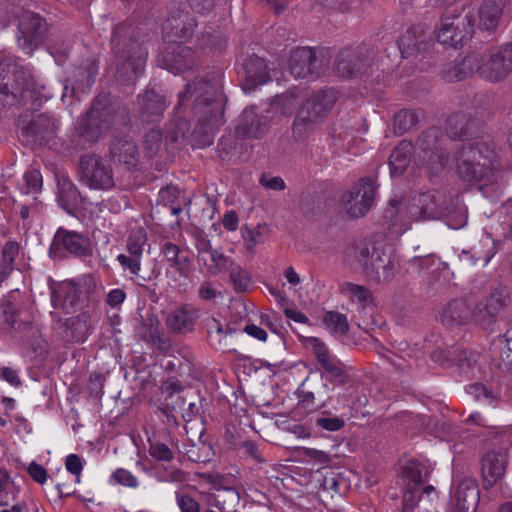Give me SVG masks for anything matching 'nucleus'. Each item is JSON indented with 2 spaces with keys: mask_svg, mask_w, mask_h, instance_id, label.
I'll use <instances>...</instances> for the list:
<instances>
[{
  "mask_svg": "<svg viewBox=\"0 0 512 512\" xmlns=\"http://www.w3.org/2000/svg\"><path fill=\"white\" fill-rule=\"evenodd\" d=\"M91 319L88 312L69 317L64 322V338L70 342H84L91 332Z\"/></svg>",
  "mask_w": 512,
  "mask_h": 512,
  "instance_id": "30",
  "label": "nucleus"
},
{
  "mask_svg": "<svg viewBox=\"0 0 512 512\" xmlns=\"http://www.w3.org/2000/svg\"><path fill=\"white\" fill-rule=\"evenodd\" d=\"M161 254L170 267L175 268L180 275H187L190 268L188 254L178 245L165 241L160 248Z\"/></svg>",
  "mask_w": 512,
  "mask_h": 512,
  "instance_id": "37",
  "label": "nucleus"
},
{
  "mask_svg": "<svg viewBox=\"0 0 512 512\" xmlns=\"http://www.w3.org/2000/svg\"><path fill=\"white\" fill-rule=\"evenodd\" d=\"M242 237L245 247L250 253H254L255 247L258 244H262L265 240L262 228L259 225L252 229L248 227L243 228Z\"/></svg>",
  "mask_w": 512,
  "mask_h": 512,
  "instance_id": "52",
  "label": "nucleus"
},
{
  "mask_svg": "<svg viewBox=\"0 0 512 512\" xmlns=\"http://www.w3.org/2000/svg\"><path fill=\"white\" fill-rule=\"evenodd\" d=\"M370 65V50L366 46L345 47L341 49L334 64L337 76L342 78L355 77Z\"/></svg>",
  "mask_w": 512,
  "mask_h": 512,
  "instance_id": "16",
  "label": "nucleus"
},
{
  "mask_svg": "<svg viewBox=\"0 0 512 512\" xmlns=\"http://www.w3.org/2000/svg\"><path fill=\"white\" fill-rule=\"evenodd\" d=\"M336 101L333 90H320L312 93L299 108L294 124L293 135L302 139L320 124Z\"/></svg>",
  "mask_w": 512,
  "mask_h": 512,
  "instance_id": "7",
  "label": "nucleus"
},
{
  "mask_svg": "<svg viewBox=\"0 0 512 512\" xmlns=\"http://www.w3.org/2000/svg\"><path fill=\"white\" fill-rule=\"evenodd\" d=\"M225 96L222 92V72L208 73L205 77H195L178 93L176 113L191 105L195 126L191 136L198 138L201 146L212 144L213 133L220 128L224 120Z\"/></svg>",
  "mask_w": 512,
  "mask_h": 512,
  "instance_id": "1",
  "label": "nucleus"
},
{
  "mask_svg": "<svg viewBox=\"0 0 512 512\" xmlns=\"http://www.w3.org/2000/svg\"><path fill=\"white\" fill-rule=\"evenodd\" d=\"M51 303L56 309H70L78 302L77 288L72 284H60L51 288Z\"/></svg>",
  "mask_w": 512,
  "mask_h": 512,
  "instance_id": "41",
  "label": "nucleus"
},
{
  "mask_svg": "<svg viewBox=\"0 0 512 512\" xmlns=\"http://www.w3.org/2000/svg\"><path fill=\"white\" fill-rule=\"evenodd\" d=\"M221 296L222 293L217 291L210 281H204L198 289V297L202 301L214 302L218 297Z\"/></svg>",
  "mask_w": 512,
  "mask_h": 512,
  "instance_id": "59",
  "label": "nucleus"
},
{
  "mask_svg": "<svg viewBox=\"0 0 512 512\" xmlns=\"http://www.w3.org/2000/svg\"><path fill=\"white\" fill-rule=\"evenodd\" d=\"M111 156L128 166L135 167L138 162V150L134 141L127 137H117L110 146Z\"/></svg>",
  "mask_w": 512,
  "mask_h": 512,
  "instance_id": "33",
  "label": "nucleus"
},
{
  "mask_svg": "<svg viewBox=\"0 0 512 512\" xmlns=\"http://www.w3.org/2000/svg\"><path fill=\"white\" fill-rule=\"evenodd\" d=\"M430 43V35L423 25H416L407 29L398 41L402 56L407 57L425 51Z\"/></svg>",
  "mask_w": 512,
  "mask_h": 512,
  "instance_id": "26",
  "label": "nucleus"
},
{
  "mask_svg": "<svg viewBox=\"0 0 512 512\" xmlns=\"http://www.w3.org/2000/svg\"><path fill=\"white\" fill-rule=\"evenodd\" d=\"M19 253L20 244L15 240H8L0 247V284L13 273Z\"/></svg>",
  "mask_w": 512,
  "mask_h": 512,
  "instance_id": "38",
  "label": "nucleus"
},
{
  "mask_svg": "<svg viewBox=\"0 0 512 512\" xmlns=\"http://www.w3.org/2000/svg\"><path fill=\"white\" fill-rule=\"evenodd\" d=\"M304 344L313 352L319 364L333 357L325 343L317 337L306 338Z\"/></svg>",
  "mask_w": 512,
  "mask_h": 512,
  "instance_id": "53",
  "label": "nucleus"
},
{
  "mask_svg": "<svg viewBox=\"0 0 512 512\" xmlns=\"http://www.w3.org/2000/svg\"><path fill=\"white\" fill-rule=\"evenodd\" d=\"M47 24L37 13L23 11L19 16L17 41L27 54L32 53L45 38Z\"/></svg>",
  "mask_w": 512,
  "mask_h": 512,
  "instance_id": "14",
  "label": "nucleus"
},
{
  "mask_svg": "<svg viewBox=\"0 0 512 512\" xmlns=\"http://www.w3.org/2000/svg\"><path fill=\"white\" fill-rule=\"evenodd\" d=\"M116 114L115 105L108 95L98 94L76 127L77 134L84 141L93 144L111 128Z\"/></svg>",
  "mask_w": 512,
  "mask_h": 512,
  "instance_id": "6",
  "label": "nucleus"
},
{
  "mask_svg": "<svg viewBox=\"0 0 512 512\" xmlns=\"http://www.w3.org/2000/svg\"><path fill=\"white\" fill-rule=\"evenodd\" d=\"M176 501L181 512H200L198 502L190 495L176 493Z\"/></svg>",
  "mask_w": 512,
  "mask_h": 512,
  "instance_id": "60",
  "label": "nucleus"
},
{
  "mask_svg": "<svg viewBox=\"0 0 512 512\" xmlns=\"http://www.w3.org/2000/svg\"><path fill=\"white\" fill-rule=\"evenodd\" d=\"M376 187L370 177L363 178L342 195V202L353 218L364 216L372 207Z\"/></svg>",
  "mask_w": 512,
  "mask_h": 512,
  "instance_id": "15",
  "label": "nucleus"
},
{
  "mask_svg": "<svg viewBox=\"0 0 512 512\" xmlns=\"http://www.w3.org/2000/svg\"><path fill=\"white\" fill-rule=\"evenodd\" d=\"M56 199L59 206L70 215H73L82 204V197L78 188L65 175L57 176Z\"/></svg>",
  "mask_w": 512,
  "mask_h": 512,
  "instance_id": "28",
  "label": "nucleus"
},
{
  "mask_svg": "<svg viewBox=\"0 0 512 512\" xmlns=\"http://www.w3.org/2000/svg\"><path fill=\"white\" fill-rule=\"evenodd\" d=\"M396 272V258L385 246L376 249L374 264L368 265L365 275L377 283H389L394 279Z\"/></svg>",
  "mask_w": 512,
  "mask_h": 512,
  "instance_id": "21",
  "label": "nucleus"
},
{
  "mask_svg": "<svg viewBox=\"0 0 512 512\" xmlns=\"http://www.w3.org/2000/svg\"><path fill=\"white\" fill-rule=\"evenodd\" d=\"M163 141L162 131L158 128H152L147 131L143 137V148L147 157L152 158L158 154Z\"/></svg>",
  "mask_w": 512,
  "mask_h": 512,
  "instance_id": "46",
  "label": "nucleus"
},
{
  "mask_svg": "<svg viewBox=\"0 0 512 512\" xmlns=\"http://www.w3.org/2000/svg\"><path fill=\"white\" fill-rule=\"evenodd\" d=\"M268 131V119L253 108L245 109L236 126V133L248 138H261Z\"/></svg>",
  "mask_w": 512,
  "mask_h": 512,
  "instance_id": "27",
  "label": "nucleus"
},
{
  "mask_svg": "<svg viewBox=\"0 0 512 512\" xmlns=\"http://www.w3.org/2000/svg\"><path fill=\"white\" fill-rule=\"evenodd\" d=\"M200 316L198 309L183 305L170 311L165 319L167 329L173 334H186L194 330Z\"/></svg>",
  "mask_w": 512,
  "mask_h": 512,
  "instance_id": "23",
  "label": "nucleus"
},
{
  "mask_svg": "<svg viewBox=\"0 0 512 512\" xmlns=\"http://www.w3.org/2000/svg\"><path fill=\"white\" fill-rule=\"evenodd\" d=\"M498 166L494 147L485 142L462 146L456 157V170L461 180L479 190L497 181Z\"/></svg>",
  "mask_w": 512,
  "mask_h": 512,
  "instance_id": "3",
  "label": "nucleus"
},
{
  "mask_svg": "<svg viewBox=\"0 0 512 512\" xmlns=\"http://www.w3.org/2000/svg\"><path fill=\"white\" fill-rule=\"evenodd\" d=\"M507 0H484L479 9L480 28L492 31L495 30L503 15V9Z\"/></svg>",
  "mask_w": 512,
  "mask_h": 512,
  "instance_id": "34",
  "label": "nucleus"
},
{
  "mask_svg": "<svg viewBox=\"0 0 512 512\" xmlns=\"http://www.w3.org/2000/svg\"><path fill=\"white\" fill-rule=\"evenodd\" d=\"M243 69L245 72V86L249 90L271 80L265 60L254 54L244 61Z\"/></svg>",
  "mask_w": 512,
  "mask_h": 512,
  "instance_id": "29",
  "label": "nucleus"
},
{
  "mask_svg": "<svg viewBox=\"0 0 512 512\" xmlns=\"http://www.w3.org/2000/svg\"><path fill=\"white\" fill-rule=\"evenodd\" d=\"M147 233L144 228H133L127 239V254H119L117 260L120 265L133 276H138L144 282L155 280L160 275V269L155 264L148 275H140V266L143 253L149 249Z\"/></svg>",
  "mask_w": 512,
  "mask_h": 512,
  "instance_id": "10",
  "label": "nucleus"
},
{
  "mask_svg": "<svg viewBox=\"0 0 512 512\" xmlns=\"http://www.w3.org/2000/svg\"><path fill=\"white\" fill-rule=\"evenodd\" d=\"M341 291L344 295L349 297L351 301L358 303L362 308L366 307L372 299L369 289L362 285L348 282L342 285Z\"/></svg>",
  "mask_w": 512,
  "mask_h": 512,
  "instance_id": "44",
  "label": "nucleus"
},
{
  "mask_svg": "<svg viewBox=\"0 0 512 512\" xmlns=\"http://www.w3.org/2000/svg\"><path fill=\"white\" fill-rule=\"evenodd\" d=\"M163 462L153 467V476L158 482L182 483L186 481V473L174 465Z\"/></svg>",
  "mask_w": 512,
  "mask_h": 512,
  "instance_id": "42",
  "label": "nucleus"
},
{
  "mask_svg": "<svg viewBox=\"0 0 512 512\" xmlns=\"http://www.w3.org/2000/svg\"><path fill=\"white\" fill-rule=\"evenodd\" d=\"M425 466L415 460L407 461L401 470L403 490L421 491L426 480Z\"/></svg>",
  "mask_w": 512,
  "mask_h": 512,
  "instance_id": "35",
  "label": "nucleus"
},
{
  "mask_svg": "<svg viewBox=\"0 0 512 512\" xmlns=\"http://www.w3.org/2000/svg\"><path fill=\"white\" fill-rule=\"evenodd\" d=\"M58 121L50 115L41 114L22 128V136L40 146L48 145L57 134Z\"/></svg>",
  "mask_w": 512,
  "mask_h": 512,
  "instance_id": "19",
  "label": "nucleus"
},
{
  "mask_svg": "<svg viewBox=\"0 0 512 512\" xmlns=\"http://www.w3.org/2000/svg\"><path fill=\"white\" fill-rule=\"evenodd\" d=\"M475 19L472 15H445L436 30L438 41L446 46L458 47L468 41L474 32Z\"/></svg>",
  "mask_w": 512,
  "mask_h": 512,
  "instance_id": "13",
  "label": "nucleus"
},
{
  "mask_svg": "<svg viewBox=\"0 0 512 512\" xmlns=\"http://www.w3.org/2000/svg\"><path fill=\"white\" fill-rule=\"evenodd\" d=\"M445 137L440 128L431 127L423 132L414 146V159L426 165L431 174L442 172L449 163V154L443 148Z\"/></svg>",
  "mask_w": 512,
  "mask_h": 512,
  "instance_id": "8",
  "label": "nucleus"
},
{
  "mask_svg": "<svg viewBox=\"0 0 512 512\" xmlns=\"http://www.w3.org/2000/svg\"><path fill=\"white\" fill-rule=\"evenodd\" d=\"M52 260L86 259L93 255V244L87 233L59 227L48 249Z\"/></svg>",
  "mask_w": 512,
  "mask_h": 512,
  "instance_id": "9",
  "label": "nucleus"
},
{
  "mask_svg": "<svg viewBox=\"0 0 512 512\" xmlns=\"http://www.w3.org/2000/svg\"><path fill=\"white\" fill-rule=\"evenodd\" d=\"M259 182L266 189H270V190H274V191H282L285 189V182L279 176L269 177L266 174H262Z\"/></svg>",
  "mask_w": 512,
  "mask_h": 512,
  "instance_id": "62",
  "label": "nucleus"
},
{
  "mask_svg": "<svg viewBox=\"0 0 512 512\" xmlns=\"http://www.w3.org/2000/svg\"><path fill=\"white\" fill-rule=\"evenodd\" d=\"M466 391L470 395L474 396L477 401H481L492 406H496L499 401V397L482 383L471 384L466 388Z\"/></svg>",
  "mask_w": 512,
  "mask_h": 512,
  "instance_id": "50",
  "label": "nucleus"
},
{
  "mask_svg": "<svg viewBox=\"0 0 512 512\" xmlns=\"http://www.w3.org/2000/svg\"><path fill=\"white\" fill-rule=\"evenodd\" d=\"M196 18L188 11L173 8L162 24V34L167 41L190 39L197 28Z\"/></svg>",
  "mask_w": 512,
  "mask_h": 512,
  "instance_id": "17",
  "label": "nucleus"
},
{
  "mask_svg": "<svg viewBox=\"0 0 512 512\" xmlns=\"http://www.w3.org/2000/svg\"><path fill=\"white\" fill-rule=\"evenodd\" d=\"M323 322L326 328L335 336L345 335L349 328L346 316L339 312H326Z\"/></svg>",
  "mask_w": 512,
  "mask_h": 512,
  "instance_id": "45",
  "label": "nucleus"
},
{
  "mask_svg": "<svg viewBox=\"0 0 512 512\" xmlns=\"http://www.w3.org/2000/svg\"><path fill=\"white\" fill-rule=\"evenodd\" d=\"M162 61L165 68L174 75L191 70L197 64L194 50L180 44L167 47L162 54Z\"/></svg>",
  "mask_w": 512,
  "mask_h": 512,
  "instance_id": "20",
  "label": "nucleus"
},
{
  "mask_svg": "<svg viewBox=\"0 0 512 512\" xmlns=\"http://www.w3.org/2000/svg\"><path fill=\"white\" fill-rule=\"evenodd\" d=\"M177 117L176 131L170 132V134L165 137L166 144L175 143L179 140V137L185 138L189 134L190 128L187 121L182 120L181 116Z\"/></svg>",
  "mask_w": 512,
  "mask_h": 512,
  "instance_id": "58",
  "label": "nucleus"
},
{
  "mask_svg": "<svg viewBox=\"0 0 512 512\" xmlns=\"http://www.w3.org/2000/svg\"><path fill=\"white\" fill-rule=\"evenodd\" d=\"M419 122L417 111L402 109L394 115L393 125L395 133L402 135Z\"/></svg>",
  "mask_w": 512,
  "mask_h": 512,
  "instance_id": "43",
  "label": "nucleus"
},
{
  "mask_svg": "<svg viewBox=\"0 0 512 512\" xmlns=\"http://www.w3.org/2000/svg\"><path fill=\"white\" fill-rule=\"evenodd\" d=\"M205 328L207 331V339L209 344L220 350H226L230 353H236L235 349H229L227 344V337L234 332V329L229 325L224 326L218 319L209 317L205 319Z\"/></svg>",
  "mask_w": 512,
  "mask_h": 512,
  "instance_id": "32",
  "label": "nucleus"
},
{
  "mask_svg": "<svg viewBox=\"0 0 512 512\" xmlns=\"http://www.w3.org/2000/svg\"><path fill=\"white\" fill-rule=\"evenodd\" d=\"M379 247H385V245L371 243L368 241H360L349 249V256L354 259L362 269L363 273L366 274L368 265L374 264L376 249Z\"/></svg>",
  "mask_w": 512,
  "mask_h": 512,
  "instance_id": "39",
  "label": "nucleus"
},
{
  "mask_svg": "<svg viewBox=\"0 0 512 512\" xmlns=\"http://www.w3.org/2000/svg\"><path fill=\"white\" fill-rule=\"evenodd\" d=\"M505 300L499 291L491 293L484 300L478 302L473 311L465 299H455L449 302L443 309L441 321L445 325H464L471 318L476 323L487 325L504 307Z\"/></svg>",
  "mask_w": 512,
  "mask_h": 512,
  "instance_id": "5",
  "label": "nucleus"
},
{
  "mask_svg": "<svg viewBox=\"0 0 512 512\" xmlns=\"http://www.w3.org/2000/svg\"><path fill=\"white\" fill-rule=\"evenodd\" d=\"M316 427L329 432H336L345 426L344 419L333 416L330 413L324 412L322 416L315 420Z\"/></svg>",
  "mask_w": 512,
  "mask_h": 512,
  "instance_id": "54",
  "label": "nucleus"
},
{
  "mask_svg": "<svg viewBox=\"0 0 512 512\" xmlns=\"http://www.w3.org/2000/svg\"><path fill=\"white\" fill-rule=\"evenodd\" d=\"M24 186L22 187L23 193H37L42 189L43 179L42 174L38 169H29L23 176Z\"/></svg>",
  "mask_w": 512,
  "mask_h": 512,
  "instance_id": "51",
  "label": "nucleus"
},
{
  "mask_svg": "<svg viewBox=\"0 0 512 512\" xmlns=\"http://www.w3.org/2000/svg\"><path fill=\"white\" fill-rule=\"evenodd\" d=\"M240 451L246 458H252L257 462H263L258 446L253 441H244L240 445Z\"/></svg>",
  "mask_w": 512,
  "mask_h": 512,
  "instance_id": "61",
  "label": "nucleus"
},
{
  "mask_svg": "<svg viewBox=\"0 0 512 512\" xmlns=\"http://www.w3.org/2000/svg\"><path fill=\"white\" fill-rule=\"evenodd\" d=\"M507 454L502 450H492L486 453L481 461V472L484 486L492 487L504 474Z\"/></svg>",
  "mask_w": 512,
  "mask_h": 512,
  "instance_id": "24",
  "label": "nucleus"
},
{
  "mask_svg": "<svg viewBox=\"0 0 512 512\" xmlns=\"http://www.w3.org/2000/svg\"><path fill=\"white\" fill-rule=\"evenodd\" d=\"M407 217L400 211L399 202L391 199L382 215V226L388 231L401 234L408 228Z\"/></svg>",
  "mask_w": 512,
  "mask_h": 512,
  "instance_id": "36",
  "label": "nucleus"
},
{
  "mask_svg": "<svg viewBox=\"0 0 512 512\" xmlns=\"http://www.w3.org/2000/svg\"><path fill=\"white\" fill-rule=\"evenodd\" d=\"M118 66L116 77L123 83H133L143 73L145 56L144 52L134 43L129 45L127 50H123L122 55L116 51Z\"/></svg>",
  "mask_w": 512,
  "mask_h": 512,
  "instance_id": "18",
  "label": "nucleus"
},
{
  "mask_svg": "<svg viewBox=\"0 0 512 512\" xmlns=\"http://www.w3.org/2000/svg\"><path fill=\"white\" fill-rule=\"evenodd\" d=\"M512 72V42L492 47L483 53L467 54L459 63L445 67L443 75L446 81L465 79L473 73L489 83H500Z\"/></svg>",
  "mask_w": 512,
  "mask_h": 512,
  "instance_id": "2",
  "label": "nucleus"
},
{
  "mask_svg": "<svg viewBox=\"0 0 512 512\" xmlns=\"http://www.w3.org/2000/svg\"><path fill=\"white\" fill-rule=\"evenodd\" d=\"M125 299V291L121 288H114L108 292L105 302L111 308H117L125 301Z\"/></svg>",
  "mask_w": 512,
  "mask_h": 512,
  "instance_id": "64",
  "label": "nucleus"
},
{
  "mask_svg": "<svg viewBox=\"0 0 512 512\" xmlns=\"http://www.w3.org/2000/svg\"><path fill=\"white\" fill-rule=\"evenodd\" d=\"M327 57L310 47H299L292 51L289 69L295 78L317 79L328 69Z\"/></svg>",
  "mask_w": 512,
  "mask_h": 512,
  "instance_id": "12",
  "label": "nucleus"
},
{
  "mask_svg": "<svg viewBox=\"0 0 512 512\" xmlns=\"http://www.w3.org/2000/svg\"><path fill=\"white\" fill-rule=\"evenodd\" d=\"M320 366L328 375V380L331 383L344 384L346 382L347 375L342 368V363L336 357L333 356L322 362Z\"/></svg>",
  "mask_w": 512,
  "mask_h": 512,
  "instance_id": "47",
  "label": "nucleus"
},
{
  "mask_svg": "<svg viewBox=\"0 0 512 512\" xmlns=\"http://www.w3.org/2000/svg\"><path fill=\"white\" fill-rule=\"evenodd\" d=\"M79 179L91 190L109 191L115 187L111 165L96 154L80 158Z\"/></svg>",
  "mask_w": 512,
  "mask_h": 512,
  "instance_id": "11",
  "label": "nucleus"
},
{
  "mask_svg": "<svg viewBox=\"0 0 512 512\" xmlns=\"http://www.w3.org/2000/svg\"><path fill=\"white\" fill-rule=\"evenodd\" d=\"M421 497V491L403 490L401 512H414Z\"/></svg>",
  "mask_w": 512,
  "mask_h": 512,
  "instance_id": "57",
  "label": "nucleus"
},
{
  "mask_svg": "<svg viewBox=\"0 0 512 512\" xmlns=\"http://www.w3.org/2000/svg\"><path fill=\"white\" fill-rule=\"evenodd\" d=\"M28 474L35 482L39 484H44L48 478L47 470L40 464H37L36 462H32L29 465Z\"/></svg>",
  "mask_w": 512,
  "mask_h": 512,
  "instance_id": "63",
  "label": "nucleus"
},
{
  "mask_svg": "<svg viewBox=\"0 0 512 512\" xmlns=\"http://www.w3.org/2000/svg\"><path fill=\"white\" fill-rule=\"evenodd\" d=\"M230 280L237 292H246L252 284L250 274L241 266L234 264L233 262H231L230 267Z\"/></svg>",
  "mask_w": 512,
  "mask_h": 512,
  "instance_id": "48",
  "label": "nucleus"
},
{
  "mask_svg": "<svg viewBox=\"0 0 512 512\" xmlns=\"http://www.w3.org/2000/svg\"><path fill=\"white\" fill-rule=\"evenodd\" d=\"M136 107L143 121L153 122L163 115L167 102L165 97L158 94L154 89H147L143 94L138 95Z\"/></svg>",
  "mask_w": 512,
  "mask_h": 512,
  "instance_id": "22",
  "label": "nucleus"
},
{
  "mask_svg": "<svg viewBox=\"0 0 512 512\" xmlns=\"http://www.w3.org/2000/svg\"><path fill=\"white\" fill-rule=\"evenodd\" d=\"M149 454L158 462H171L174 459L173 451L164 443L149 441Z\"/></svg>",
  "mask_w": 512,
  "mask_h": 512,
  "instance_id": "55",
  "label": "nucleus"
},
{
  "mask_svg": "<svg viewBox=\"0 0 512 512\" xmlns=\"http://www.w3.org/2000/svg\"><path fill=\"white\" fill-rule=\"evenodd\" d=\"M480 500V490L475 480H462L455 492L454 512H475Z\"/></svg>",
  "mask_w": 512,
  "mask_h": 512,
  "instance_id": "25",
  "label": "nucleus"
},
{
  "mask_svg": "<svg viewBox=\"0 0 512 512\" xmlns=\"http://www.w3.org/2000/svg\"><path fill=\"white\" fill-rule=\"evenodd\" d=\"M449 360L460 368H471L476 362L478 355L475 352L464 348H456L449 352Z\"/></svg>",
  "mask_w": 512,
  "mask_h": 512,
  "instance_id": "49",
  "label": "nucleus"
},
{
  "mask_svg": "<svg viewBox=\"0 0 512 512\" xmlns=\"http://www.w3.org/2000/svg\"><path fill=\"white\" fill-rule=\"evenodd\" d=\"M413 221L448 219L453 228L464 224L463 209L457 198L440 191H428L414 196L406 209Z\"/></svg>",
  "mask_w": 512,
  "mask_h": 512,
  "instance_id": "4",
  "label": "nucleus"
},
{
  "mask_svg": "<svg viewBox=\"0 0 512 512\" xmlns=\"http://www.w3.org/2000/svg\"><path fill=\"white\" fill-rule=\"evenodd\" d=\"M414 146L410 141H401L392 151L389 158L390 171L392 175L402 174L408 167Z\"/></svg>",
  "mask_w": 512,
  "mask_h": 512,
  "instance_id": "40",
  "label": "nucleus"
},
{
  "mask_svg": "<svg viewBox=\"0 0 512 512\" xmlns=\"http://www.w3.org/2000/svg\"><path fill=\"white\" fill-rule=\"evenodd\" d=\"M476 122L467 114L457 112L449 116L446 124L447 135L454 140H464L475 133Z\"/></svg>",
  "mask_w": 512,
  "mask_h": 512,
  "instance_id": "31",
  "label": "nucleus"
},
{
  "mask_svg": "<svg viewBox=\"0 0 512 512\" xmlns=\"http://www.w3.org/2000/svg\"><path fill=\"white\" fill-rule=\"evenodd\" d=\"M112 479L119 485L129 488H137L139 481L129 470L118 468L112 473Z\"/></svg>",
  "mask_w": 512,
  "mask_h": 512,
  "instance_id": "56",
  "label": "nucleus"
}]
</instances>
